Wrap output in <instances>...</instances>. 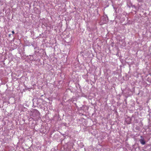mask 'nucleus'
<instances>
[{
    "instance_id": "obj_1",
    "label": "nucleus",
    "mask_w": 151,
    "mask_h": 151,
    "mask_svg": "<svg viewBox=\"0 0 151 151\" xmlns=\"http://www.w3.org/2000/svg\"><path fill=\"white\" fill-rule=\"evenodd\" d=\"M141 139L139 140V141L141 144L144 145L145 144V141L142 136H141Z\"/></svg>"
},
{
    "instance_id": "obj_2",
    "label": "nucleus",
    "mask_w": 151,
    "mask_h": 151,
    "mask_svg": "<svg viewBox=\"0 0 151 151\" xmlns=\"http://www.w3.org/2000/svg\"><path fill=\"white\" fill-rule=\"evenodd\" d=\"M12 32L13 34H14V31H13Z\"/></svg>"
},
{
    "instance_id": "obj_3",
    "label": "nucleus",
    "mask_w": 151,
    "mask_h": 151,
    "mask_svg": "<svg viewBox=\"0 0 151 151\" xmlns=\"http://www.w3.org/2000/svg\"><path fill=\"white\" fill-rule=\"evenodd\" d=\"M1 2L0 1V4H1Z\"/></svg>"
}]
</instances>
